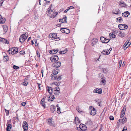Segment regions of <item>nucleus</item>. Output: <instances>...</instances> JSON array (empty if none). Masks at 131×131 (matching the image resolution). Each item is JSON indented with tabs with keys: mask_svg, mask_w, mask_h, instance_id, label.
<instances>
[{
	"mask_svg": "<svg viewBox=\"0 0 131 131\" xmlns=\"http://www.w3.org/2000/svg\"><path fill=\"white\" fill-rule=\"evenodd\" d=\"M101 53L104 55H108L109 54L110 52H108L107 50L105 49L103 50L101 52Z\"/></svg>",
	"mask_w": 131,
	"mask_h": 131,
	"instance_id": "21",
	"label": "nucleus"
},
{
	"mask_svg": "<svg viewBox=\"0 0 131 131\" xmlns=\"http://www.w3.org/2000/svg\"><path fill=\"white\" fill-rule=\"evenodd\" d=\"M109 118L110 120H113L114 119V117L112 116H110Z\"/></svg>",
	"mask_w": 131,
	"mask_h": 131,
	"instance_id": "53",
	"label": "nucleus"
},
{
	"mask_svg": "<svg viewBox=\"0 0 131 131\" xmlns=\"http://www.w3.org/2000/svg\"><path fill=\"white\" fill-rule=\"evenodd\" d=\"M123 25V27L124 28L123 30H124V29H127V28H128V26L127 25L124 24V25Z\"/></svg>",
	"mask_w": 131,
	"mask_h": 131,
	"instance_id": "50",
	"label": "nucleus"
},
{
	"mask_svg": "<svg viewBox=\"0 0 131 131\" xmlns=\"http://www.w3.org/2000/svg\"><path fill=\"white\" fill-rule=\"evenodd\" d=\"M74 123L77 125L78 124V123H80V121L79 120V118L78 117H76L74 119Z\"/></svg>",
	"mask_w": 131,
	"mask_h": 131,
	"instance_id": "17",
	"label": "nucleus"
},
{
	"mask_svg": "<svg viewBox=\"0 0 131 131\" xmlns=\"http://www.w3.org/2000/svg\"><path fill=\"white\" fill-rule=\"evenodd\" d=\"M11 122V120L10 119L8 120L7 121V123L6 124L7 125V127L6 128L7 131H10V129H11L12 125L11 124H10Z\"/></svg>",
	"mask_w": 131,
	"mask_h": 131,
	"instance_id": "4",
	"label": "nucleus"
},
{
	"mask_svg": "<svg viewBox=\"0 0 131 131\" xmlns=\"http://www.w3.org/2000/svg\"><path fill=\"white\" fill-rule=\"evenodd\" d=\"M4 110L5 111V112L6 113V115L7 116H8L9 115V111L8 110H7L6 109H4Z\"/></svg>",
	"mask_w": 131,
	"mask_h": 131,
	"instance_id": "42",
	"label": "nucleus"
},
{
	"mask_svg": "<svg viewBox=\"0 0 131 131\" xmlns=\"http://www.w3.org/2000/svg\"><path fill=\"white\" fill-rule=\"evenodd\" d=\"M37 84H38L39 89V90H41V89L40 88V85H41V84L38 83H37Z\"/></svg>",
	"mask_w": 131,
	"mask_h": 131,
	"instance_id": "57",
	"label": "nucleus"
},
{
	"mask_svg": "<svg viewBox=\"0 0 131 131\" xmlns=\"http://www.w3.org/2000/svg\"><path fill=\"white\" fill-rule=\"evenodd\" d=\"M6 21V19L4 17H2L0 14V24L4 23Z\"/></svg>",
	"mask_w": 131,
	"mask_h": 131,
	"instance_id": "14",
	"label": "nucleus"
},
{
	"mask_svg": "<svg viewBox=\"0 0 131 131\" xmlns=\"http://www.w3.org/2000/svg\"><path fill=\"white\" fill-rule=\"evenodd\" d=\"M67 18V17L65 16L63 18L59 19V21L63 23H66Z\"/></svg>",
	"mask_w": 131,
	"mask_h": 131,
	"instance_id": "18",
	"label": "nucleus"
},
{
	"mask_svg": "<svg viewBox=\"0 0 131 131\" xmlns=\"http://www.w3.org/2000/svg\"><path fill=\"white\" fill-rule=\"evenodd\" d=\"M0 39L1 41L3 42L5 44H9V42L5 39L2 38H0Z\"/></svg>",
	"mask_w": 131,
	"mask_h": 131,
	"instance_id": "22",
	"label": "nucleus"
},
{
	"mask_svg": "<svg viewBox=\"0 0 131 131\" xmlns=\"http://www.w3.org/2000/svg\"><path fill=\"white\" fill-rule=\"evenodd\" d=\"M19 53L21 55H24L25 54V52L24 50H22L19 52Z\"/></svg>",
	"mask_w": 131,
	"mask_h": 131,
	"instance_id": "44",
	"label": "nucleus"
},
{
	"mask_svg": "<svg viewBox=\"0 0 131 131\" xmlns=\"http://www.w3.org/2000/svg\"><path fill=\"white\" fill-rule=\"evenodd\" d=\"M53 50V53H54V54H56L57 52L58 51V49H55Z\"/></svg>",
	"mask_w": 131,
	"mask_h": 131,
	"instance_id": "46",
	"label": "nucleus"
},
{
	"mask_svg": "<svg viewBox=\"0 0 131 131\" xmlns=\"http://www.w3.org/2000/svg\"><path fill=\"white\" fill-rule=\"evenodd\" d=\"M49 8H48V9L46 13H47V14L48 16V14L49 13Z\"/></svg>",
	"mask_w": 131,
	"mask_h": 131,
	"instance_id": "64",
	"label": "nucleus"
},
{
	"mask_svg": "<svg viewBox=\"0 0 131 131\" xmlns=\"http://www.w3.org/2000/svg\"><path fill=\"white\" fill-rule=\"evenodd\" d=\"M61 65V63L60 62H56L53 63L52 65L53 67H56V68L59 67Z\"/></svg>",
	"mask_w": 131,
	"mask_h": 131,
	"instance_id": "8",
	"label": "nucleus"
},
{
	"mask_svg": "<svg viewBox=\"0 0 131 131\" xmlns=\"http://www.w3.org/2000/svg\"><path fill=\"white\" fill-rule=\"evenodd\" d=\"M60 30L62 33H64V28H61L60 29Z\"/></svg>",
	"mask_w": 131,
	"mask_h": 131,
	"instance_id": "58",
	"label": "nucleus"
},
{
	"mask_svg": "<svg viewBox=\"0 0 131 131\" xmlns=\"http://www.w3.org/2000/svg\"><path fill=\"white\" fill-rule=\"evenodd\" d=\"M110 40L109 39H107L106 38H105V39H104V41L102 43H106L108 42H109L110 41Z\"/></svg>",
	"mask_w": 131,
	"mask_h": 131,
	"instance_id": "39",
	"label": "nucleus"
},
{
	"mask_svg": "<svg viewBox=\"0 0 131 131\" xmlns=\"http://www.w3.org/2000/svg\"><path fill=\"white\" fill-rule=\"evenodd\" d=\"M126 110V108H124V107L123 109L121 111V114L120 115L121 118H122L124 117L125 114V111Z\"/></svg>",
	"mask_w": 131,
	"mask_h": 131,
	"instance_id": "15",
	"label": "nucleus"
},
{
	"mask_svg": "<svg viewBox=\"0 0 131 131\" xmlns=\"http://www.w3.org/2000/svg\"><path fill=\"white\" fill-rule=\"evenodd\" d=\"M51 38V39L53 40V39L58 38L60 40V38H57V33H53L50 34V38Z\"/></svg>",
	"mask_w": 131,
	"mask_h": 131,
	"instance_id": "6",
	"label": "nucleus"
},
{
	"mask_svg": "<svg viewBox=\"0 0 131 131\" xmlns=\"http://www.w3.org/2000/svg\"><path fill=\"white\" fill-rule=\"evenodd\" d=\"M28 84V82H23L22 83V84L25 86H26Z\"/></svg>",
	"mask_w": 131,
	"mask_h": 131,
	"instance_id": "51",
	"label": "nucleus"
},
{
	"mask_svg": "<svg viewBox=\"0 0 131 131\" xmlns=\"http://www.w3.org/2000/svg\"><path fill=\"white\" fill-rule=\"evenodd\" d=\"M70 30L67 28H64V33L66 34H68L70 32Z\"/></svg>",
	"mask_w": 131,
	"mask_h": 131,
	"instance_id": "36",
	"label": "nucleus"
},
{
	"mask_svg": "<svg viewBox=\"0 0 131 131\" xmlns=\"http://www.w3.org/2000/svg\"><path fill=\"white\" fill-rule=\"evenodd\" d=\"M109 36L111 38H115L116 37V35L113 33H110Z\"/></svg>",
	"mask_w": 131,
	"mask_h": 131,
	"instance_id": "31",
	"label": "nucleus"
},
{
	"mask_svg": "<svg viewBox=\"0 0 131 131\" xmlns=\"http://www.w3.org/2000/svg\"><path fill=\"white\" fill-rule=\"evenodd\" d=\"M34 41L35 42V45L36 46H38V43L37 42L36 40H35Z\"/></svg>",
	"mask_w": 131,
	"mask_h": 131,
	"instance_id": "52",
	"label": "nucleus"
},
{
	"mask_svg": "<svg viewBox=\"0 0 131 131\" xmlns=\"http://www.w3.org/2000/svg\"><path fill=\"white\" fill-rule=\"evenodd\" d=\"M117 33H118V35L119 37L122 38L124 37L125 34L124 32H122L120 31L117 32Z\"/></svg>",
	"mask_w": 131,
	"mask_h": 131,
	"instance_id": "19",
	"label": "nucleus"
},
{
	"mask_svg": "<svg viewBox=\"0 0 131 131\" xmlns=\"http://www.w3.org/2000/svg\"><path fill=\"white\" fill-rule=\"evenodd\" d=\"M122 131H127V129L126 127L125 126L124 127L123 129L122 130Z\"/></svg>",
	"mask_w": 131,
	"mask_h": 131,
	"instance_id": "55",
	"label": "nucleus"
},
{
	"mask_svg": "<svg viewBox=\"0 0 131 131\" xmlns=\"http://www.w3.org/2000/svg\"><path fill=\"white\" fill-rule=\"evenodd\" d=\"M51 79L52 80H56V77H57V75H54V74H51Z\"/></svg>",
	"mask_w": 131,
	"mask_h": 131,
	"instance_id": "29",
	"label": "nucleus"
},
{
	"mask_svg": "<svg viewBox=\"0 0 131 131\" xmlns=\"http://www.w3.org/2000/svg\"><path fill=\"white\" fill-rule=\"evenodd\" d=\"M68 8H69L68 9H69V10L71 9L74 8V7L72 6H70L69 7H68Z\"/></svg>",
	"mask_w": 131,
	"mask_h": 131,
	"instance_id": "62",
	"label": "nucleus"
},
{
	"mask_svg": "<svg viewBox=\"0 0 131 131\" xmlns=\"http://www.w3.org/2000/svg\"><path fill=\"white\" fill-rule=\"evenodd\" d=\"M13 68L14 69L16 70L17 69L19 68V67H18L15 65H14L13 66Z\"/></svg>",
	"mask_w": 131,
	"mask_h": 131,
	"instance_id": "43",
	"label": "nucleus"
},
{
	"mask_svg": "<svg viewBox=\"0 0 131 131\" xmlns=\"http://www.w3.org/2000/svg\"><path fill=\"white\" fill-rule=\"evenodd\" d=\"M27 103H26V102H22L21 104V105L22 106H25L26 104Z\"/></svg>",
	"mask_w": 131,
	"mask_h": 131,
	"instance_id": "56",
	"label": "nucleus"
},
{
	"mask_svg": "<svg viewBox=\"0 0 131 131\" xmlns=\"http://www.w3.org/2000/svg\"><path fill=\"white\" fill-rule=\"evenodd\" d=\"M93 92L94 93H96L100 94L102 93V91L101 89L100 88L99 89H94Z\"/></svg>",
	"mask_w": 131,
	"mask_h": 131,
	"instance_id": "13",
	"label": "nucleus"
},
{
	"mask_svg": "<svg viewBox=\"0 0 131 131\" xmlns=\"http://www.w3.org/2000/svg\"><path fill=\"white\" fill-rule=\"evenodd\" d=\"M116 21L117 22L121 23L123 21L122 18L121 17H119L116 19Z\"/></svg>",
	"mask_w": 131,
	"mask_h": 131,
	"instance_id": "27",
	"label": "nucleus"
},
{
	"mask_svg": "<svg viewBox=\"0 0 131 131\" xmlns=\"http://www.w3.org/2000/svg\"><path fill=\"white\" fill-rule=\"evenodd\" d=\"M67 51V49H65V50L61 51H59V53L60 54H63L66 53Z\"/></svg>",
	"mask_w": 131,
	"mask_h": 131,
	"instance_id": "33",
	"label": "nucleus"
},
{
	"mask_svg": "<svg viewBox=\"0 0 131 131\" xmlns=\"http://www.w3.org/2000/svg\"><path fill=\"white\" fill-rule=\"evenodd\" d=\"M101 82L103 83H105L106 82V81L105 78H102V80H101Z\"/></svg>",
	"mask_w": 131,
	"mask_h": 131,
	"instance_id": "47",
	"label": "nucleus"
},
{
	"mask_svg": "<svg viewBox=\"0 0 131 131\" xmlns=\"http://www.w3.org/2000/svg\"><path fill=\"white\" fill-rule=\"evenodd\" d=\"M52 93L50 92V100L51 101H52L54 98V95L51 94Z\"/></svg>",
	"mask_w": 131,
	"mask_h": 131,
	"instance_id": "30",
	"label": "nucleus"
},
{
	"mask_svg": "<svg viewBox=\"0 0 131 131\" xmlns=\"http://www.w3.org/2000/svg\"><path fill=\"white\" fill-rule=\"evenodd\" d=\"M50 125L52 126H55L56 125L54 121H52L51 118L50 119Z\"/></svg>",
	"mask_w": 131,
	"mask_h": 131,
	"instance_id": "26",
	"label": "nucleus"
},
{
	"mask_svg": "<svg viewBox=\"0 0 131 131\" xmlns=\"http://www.w3.org/2000/svg\"><path fill=\"white\" fill-rule=\"evenodd\" d=\"M123 25L122 24H119V25L118 27L119 29L121 30H123Z\"/></svg>",
	"mask_w": 131,
	"mask_h": 131,
	"instance_id": "35",
	"label": "nucleus"
},
{
	"mask_svg": "<svg viewBox=\"0 0 131 131\" xmlns=\"http://www.w3.org/2000/svg\"><path fill=\"white\" fill-rule=\"evenodd\" d=\"M50 53L51 54H54V53H53V50H51L50 51Z\"/></svg>",
	"mask_w": 131,
	"mask_h": 131,
	"instance_id": "61",
	"label": "nucleus"
},
{
	"mask_svg": "<svg viewBox=\"0 0 131 131\" xmlns=\"http://www.w3.org/2000/svg\"><path fill=\"white\" fill-rule=\"evenodd\" d=\"M102 72L105 73H106L107 72V70L105 68H104L103 69Z\"/></svg>",
	"mask_w": 131,
	"mask_h": 131,
	"instance_id": "48",
	"label": "nucleus"
},
{
	"mask_svg": "<svg viewBox=\"0 0 131 131\" xmlns=\"http://www.w3.org/2000/svg\"><path fill=\"white\" fill-rule=\"evenodd\" d=\"M127 121V119L126 118L124 117L123 119L121 120V122L122 124H124Z\"/></svg>",
	"mask_w": 131,
	"mask_h": 131,
	"instance_id": "32",
	"label": "nucleus"
},
{
	"mask_svg": "<svg viewBox=\"0 0 131 131\" xmlns=\"http://www.w3.org/2000/svg\"><path fill=\"white\" fill-rule=\"evenodd\" d=\"M14 48H9V50L8 51V53L9 54H10L11 53V52H13V51L14 49Z\"/></svg>",
	"mask_w": 131,
	"mask_h": 131,
	"instance_id": "38",
	"label": "nucleus"
},
{
	"mask_svg": "<svg viewBox=\"0 0 131 131\" xmlns=\"http://www.w3.org/2000/svg\"><path fill=\"white\" fill-rule=\"evenodd\" d=\"M130 45V43L129 41H127V40L126 42L123 46L124 50L126 49L127 48L129 47Z\"/></svg>",
	"mask_w": 131,
	"mask_h": 131,
	"instance_id": "9",
	"label": "nucleus"
},
{
	"mask_svg": "<svg viewBox=\"0 0 131 131\" xmlns=\"http://www.w3.org/2000/svg\"><path fill=\"white\" fill-rule=\"evenodd\" d=\"M100 56L98 59L95 58L94 59V60L96 61H99V59L100 58Z\"/></svg>",
	"mask_w": 131,
	"mask_h": 131,
	"instance_id": "60",
	"label": "nucleus"
},
{
	"mask_svg": "<svg viewBox=\"0 0 131 131\" xmlns=\"http://www.w3.org/2000/svg\"><path fill=\"white\" fill-rule=\"evenodd\" d=\"M105 39V38L103 37H100V39L102 42L104 41Z\"/></svg>",
	"mask_w": 131,
	"mask_h": 131,
	"instance_id": "45",
	"label": "nucleus"
},
{
	"mask_svg": "<svg viewBox=\"0 0 131 131\" xmlns=\"http://www.w3.org/2000/svg\"><path fill=\"white\" fill-rule=\"evenodd\" d=\"M51 6L52 4L51 5V8L50 9V10H51V12H53V13L51 14V16H50V17L54 18L58 14V13L57 12H54V10H53V9H52Z\"/></svg>",
	"mask_w": 131,
	"mask_h": 131,
	"instance_id": "5",
	"label": "nucleus"
},
{
	"mask_svg": "<svg viewBox=\"0 0 131 131\" xmlns=\"http://www.w3.org/2000/svg\"><path fill=\"white\" fill-rule=\"evenodd\" d=\"M98 41V40L96 38H94L92 39V40L91 44L93 46L96 45V43Z\"/></svg>",
	"mask_w": 131,
	"mask_h": 131,
	"instance_id": "12",
	"label": "nucleus"
},
{
	"mask_svg": "<svg viewBox=\"0 0 131 131\" xmlns=\"http://www.w3.org/2000/svg\"><path fill=\"white\" fill-rule=\"evenodd\" d=\"M79 128L81 130L83 131L86 130L87 129L86 126L83 124H80L79 126Z\"/></svg>",
	"mask_w": 131,
	"mask_h": 131,
	"instance_id": "10",
	"label": "nucleus"
},
{
	"mask_svg": "<svg viewBox=\"0 0 131 131\" xmlns=\"http://www.w3.org/2000/svg\"><path fill=\"white\" fill-rule=\"evenodd\" d=\"M122 61L120 60L119 61L118 64H119V67H120L121 66V64L122 63Z\"/></svg>",
	"mask_w": 131,
	"mask_h": 131,
	"instance_id": "54",
	"label": "nucleus"
},
{
	"mask_svg": "<svg viewBox=\"0 0 131 131\" xmlns=\"http://www.w3.org/2000/svg\"><path fill=\"white\" fill-rule=\"evenodd\" d=\"M51 61L52 62H54L58 60L59 58L56 55H54L50 58Z\"/></svg>",
	"mask_w": 131,
	"mask_h": 131,
	"instance_id": "3",
	"label": "nucleus"
},
{
	"mask_svg": "<svg viewBox=\"0 0 131 131\" xmlns=\"http://www.w3.org/2000/svg\"><path fill=\"white\" fill-rule=\"evenodd\" d=\"M59 91L60 89L59 88L57 87H56V90H55L54 93L56 94L57 95H58L60 93Z\"/></svg>",
	"mask_w": 131,
	"mask_h": 131,
	"instance_id": "25",
	"label": "nucleus"
},
{
	"mask_svg": "<svg viewBox=\"0 0 131 131\" xmlns=\"http://www.w3.org/2000/svg\"><path fill=\"white\" fill-rule=\"evenodd\" d=\"M18 49L17 48H14V49L13 50V51H12L13 52H11V54H14L16 53V52H18Z\"/></svg>",
	"mask_w": 131,
	"mask_h": 131,
	"instance_id": "28",
	"label": "nucleus"
},
{
	"mask_svg": "<svg viewBox=\"0 0 131 131\" xmlns=\"http://www.w3.org/2000/svg\"><path fill=\"white\" fill-rule=\"evenodd\" d=\"M27 38L26 35L25 34H23L20 36L19 40L20 42L22 43L24 42Z\"/></svg>",
	"mask_w": 131,
	"mask_h": 131,
	"instance_id": "1",
	"label": "nucleus"
},
{
	"mask_svg": "<svg viewBox=\"0 0 131 131\" xmlns=\"http://www.w3.org/2000/svg\"><path fill=\"white\" fill-rule=\"evenodd\" d=\"M59 71V70L57 68L54 69L52 71L53 73L55 75L58 74V71Z\"/></svg>",
	"mask_w": 131,
	"mask_h": 131,
	"instance_id": "24",
	"label": "nucleus"
},
{
	"mask_svg": "<svg viewBox=\"0 0 131 131\" xmlns=\"http://www.w3.org/2000/svg\"><path fill=\"white\" fill-rule=\"evenodd\" d=\"M13 121L15 122H18V117H14L13 118Z\"/></svg>",
	"mask_w": 131,
	"mask_h": 131,
	"instance_id": "34",
	"label": "nucleus"
},
{
	"mask_svg": "<svg viewBox=\"0 0 131 131\" xmlns=\"http://www.w3.org/2000/svg\"><path fill=\"white\" fill-rule=\"evenodd\" d=\"M76 108L78 112L79 113H81V112H83L81 110L79 106L77 107Z\"/></svg>",
	"mask_w": 131,
	"mask_h": 131,
	"instance_id": "40",
	"label": "nucleus"
},
{
	"mask_svg": "<svg viewBox=\"0 0 131 131\" xmlns=\"http://www.w3.org/2000/svg\"><path fill=\"white\" fill-rule=\"evenodd\" d=\"M56 78H57L56 80H57L58 81H59L61 79V76H59L57 77H57H56Z\"/></svg>",
	"mask_w": 131,
	"mask_h": 131,
	"instance_id": "49",
	"label": "nucleus"
},
{
	"mask_svg": "<svg viewBox=\"0 0 131 131\" xmlns=\"http://www.w3.org/2000/svg\"><path fill=\"white\" fill-rule=\"evenodd\" d=\"M122 15L123 16L127 17L130 15V13L128 11H127L124 13H123Z\"/></svg>",
	"mask_w": 131,
	"mask_h": 131,
	"instance_id": "20",
	"label": "nucleus"
},
{
	"mask_svg": "<svg viewBox=\"0 0 131 131\" xmlns=\"http://www.w3.org/2000/svg\"><path fill=\"white\" fill-rule=\"evenodd\" d=\"M46 97H43L41 100L40 103L45 108V103L46 102L45 101V100L46 99Z\"/></svg>",
	"mask_w": 131,
	"mask_h": 131,
	"instance_id": "11",
	"label": "nucleus"
},
{
	"mask_svg": "<svg viewBox=\"0 0 131 131\" xmlns=\"http://www.w3.org/2000/svg\"><path fill=\"white\" fill-rule=\"evenodd\" d=\"M57 112L58 114H60L61 113V112H60V109H58L57 110Z\"/></svg>",
	"mask_w": 131,
	"mask_h": 131,
	"instance_id": "63",
	"label": "nucleus"
},
{
	"mask_svg": "<svg viewBox=\"0 0 131 131\" xmlns=\"http://www.w3.org/2000/svg\"><path fill=\"white\" fill-rule=\"evenodd\" d=\"M4 60L6 61H7L9 60V58L8 56H7V55H6L5 56H4Z\"/></svg>",
	"mask_w": 131,
	"mask_h": 131,
	"instance_id": "37",
	"label": "nucleus"
},
{
	"mask_svg": "<svg viewBox=\"0 0 131 131\" xmlns=\"http://www.w3.org/2000/svg\"><path fill=\"white\" fill-rule=\"evenodd\" d=\"M89 110L91 111L90 114L92 115H94L96 114L95 109L92 106H89Z\"/></svg>",
	"mask_w": 131,
	"mask_h": 131,
	"instance_id": "2",
	"label": "nucleus"
},
{
	"mask_svg": "<svg viewBox=\"0 0 131 131\" xmlns=\"http://www.w3.org/2000/svg\"><path fill=\"white\" fill-rule=\"evenodd\" d=\"M50 109L51 112L53 113L55 111L56 107L55 106L52 105L50 107Z\"/></svg>",
	"mask_w": 131,
	"mask_h": 131,
	"instance_id": "16",
	"label": "nucleus"
},
{
	"mask_svg": "<svg viewBox=\"0 0 131 131\" xmlns=\"http://www.w3.org/2000/svg\"><path fill=\"white\" fill-rule=\"evenodd\" d=\"M23 127L24 129V131H27L28 129V124L25 121H24L23 125Z\"/></svg>",
	"mask_w": 131,
	"mask_h": 131,
	"instance_id": "7",
	"label": "nucleus"
},
{
	"mask_svg": "<svg viewBox=\"0 0 131 131\" xmlns=\"http://www.w3.org/2000/svg\"><path fill=\"white\" fill-rule=\"evenodd\" d=\"M3 2L4 1L3 0H1L0 1V6H2Z\"/></svg>",
	"mask_w": 131,
	"mask_h": 131,
	"instance_id": "59",
	"label": "nucleus"
},
{
	"mask_svg": "<svg viewBox=\"0 0 131 131\" xmlns=\"http://www.w3.org/2000/svg\"><path fill=\"white\" fill-rule=\"evenodd\" d=\"M3 29L4 34L5 33L7 32L8 30V28L7 26L6 25H4L3 26Z\"/></svg>",
	"mask_w": 131,
	"mask_h": 131,
	"instance_id": "23",
	"label": "nucleus"
},
{
	"mask_svg": "<svg viewBox=\"0 0 131 131\" xmlns=\"http://www.w3.org/2000/svg\"><path fill=\"white\" fill-rule=\"evenodd\" d=\"M40 52L38 51L37 50L36 51V54L37 55V57L39 58L40 56Z\"/></svg>",
	"mask_w": 131,
	"mask_h": 131,
	"instance_id": "41",
	"label": "nucleus"
}]
</instances>
